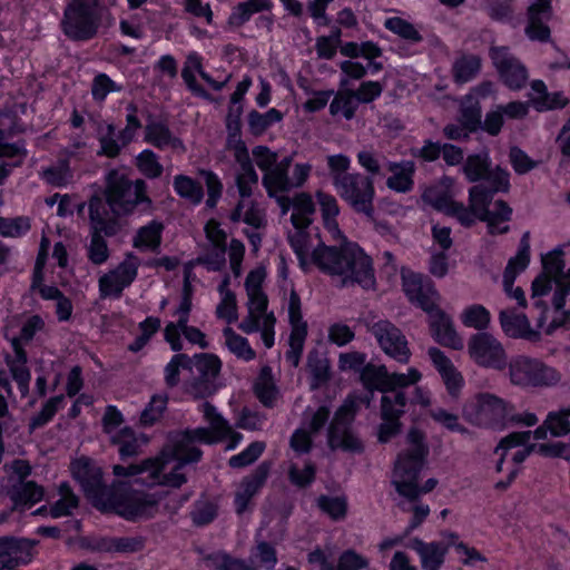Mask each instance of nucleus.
Returning a JSON list of instances; mask_svg holds the SVG:
<instances>
[{"mask_svg": "<svg viewBox=\"0 0 570 570\" xmlns=\"http://www.w3.org/2000/svg\"><path fill=\"white\" fill-rule=\"evenodd\" d=\"M200 411L209 428H198L176 435L157 458L128 466L114 465L117 481L112 489L102 485L101 469L88 458H78L71 462L73 478L92 504L102 512H114L132 521L154 517L158 511L159 499L154 493L132 490V487L178 488L186 481L181 471L184 466L199 460L202 455L198 444L226 442V450H234L242 441V435L233 430L213 405L204 403Z\"/></svg>", "mask_w": 570, "mask_h": 570, "instance_id": "1", "label": "nucleus"}, {"mask_svg": "<svg viewBox=\"0 0 570 570\" xmlns=\"http://www.w3.org/2000/svg\"><path fill=\"white\" fill-rule=\"evenodd\" d=\"M282 215L292 208L291 222L294 230L288 233V242L302 269L317 266L324 273L335 277L342 285L358 284L363 288H373L375 277L371 258L355 243H345L337 250L326 246L318 234L307 228L312 223L315 205L311 195L297 194L293 199L275 196Z\"/></svg>", "mask_w": 570, "mask_h": 570, "instance_id": "2", "label": "nucleus"}, {"mask_svg": "<svg viewBox=\"0 0 570 570\" xmlns=\"http://www.w3.org/2000/svg\"><path fill=\"white\" fill-rule=\"evenodd\" d=\"M541 262L542 272L531 286V298L537 309L532 320L513 308L499 313L502 332L510 338L538 343L561 326L570 325V314L562 309L570 294V267L564 269L563 250L556 248L544 254Z\"/></svg>", "mask_w": 570, "mask_h": 570, "instance_id": "3", "label": "nucleus"}, {"mask_svg": "<svg viewBox=\"0 0 570 570\" xmlns=\"http://www.w3.org/2000/svg\"><path fill=\"white\" fill-rule=\"evenodd\" d=\"M145 191L146 185L142 180L130 183L121 171L109 173L106 197L112 215H109L106 210L101 213L104 204L99 198L91 199L89 205L94 228L89 245V258L94 264H102L108 258L107 244L100 234H116L119 229L116 217L131 213L138 204L147 203L149 205L150 200Z\"/></svg>", "mask_w": 570, "mask_h": 570, "instance_id": "4", "label": "nucleus"}, {"mask_svg": "<svg viewBox=\"0 0 570 570\" xmlns=\"http://www.w3.org/2000/svg\"><path fill=\"white\" fill-rule=\"evenodd\" d=\"M227 148L239 165L236 184L242 197L236 209L232 213L230 219L234 223L243 222L258 229L264 225V214L249 199L253 188L257 186L258 176L253 167L245 142L240 137L238 124H236L235 129L228 136Z\"/></svg>", "mask_w": 570, "mask_h": 570, "instance_id": "5", "label": "nucleus"}, {"mask_svg": "<svg viewBox=\"0 0 570 570\" xmlns=\"http://www.w3.org/2000/svg\"><path fill=\"white\" fill-rule=\"evenodd\" d=\"M426 454L424 434L417 429H411L406 435V449L399 454L392 475V482L400 495L414 500L436 487L438 480L434 478L426 480L421 488L417 485L419 473Z\"/></svg>", "mask_w": 570, "mask_h": 570, "instance_id": "6", "label": "nucleus"}, {"mask_svg": "<svg viewBox=\"0 0 570 570\" xmlns=\"http://www.w3.org/2000/svg\"><path fill=\"white\" fill-rule=\"evenodd\" d=\"M266 269L262 266L252 269L245 279L247 295V316L239 323L238 328L250 334L261 332V338L266 348L275 342V316L267 312V296L263 289Z\"/></svg>", "mask_w": 570, "mask_h": 570, "instance_id": "7", "label": "nucleus"}, {"mask_svg": "<svg viewBox=\"0 0 570 570\" xmlns=\"http://www.w3.org/2000/svg\"><path fill=\"white\" fill-rule=\"evenodd\" d=\"M450 547H454L458 559L465 567L484 568L487 559L474 548H470L459 540V535L452 531H443L440 542H423L413 540L412 548L419 554L422 567L426 570H436L444 561Z\"/></svg>", "mask_w": 570, "mask_h": 570, "instance_id": "8", "label": "nucleus"}, {"mask_svg": "<svg viewBox=\"0 0 570 570\" xmlns=\"http://www.w3.org/2000/svg\"><path fill=\"white\" fill-rule=\"evenodd\" d=\"M465 212L470 214V223H460L463 226H472L476 220L487 223L490 234H504L509 230V222L512 217V208L503 200L491 202V195L481 186H474L469 190V206Z\"/></svg>", "mask_w": 570, "mask_h": 570, "instance_id": "9", "label": "nucleus"}, {"mask_svg": "<svg viewBox=\"0 0 570 570\" xmlns=\"http://www.w3.org/2000/svg\"><path fill=\"white\" fill-rule=\"evenodd\" d=\"M531 431L513 432L503 438L494 450L495 456V471L505 473L504 481H499L495 484L497 489H505L515 478L519 471V465L530 454L533 444Z\"/></svg>", "mask_w": 570, "mask_h": 570, "instance_id": "10", "label": "nucleus"}, {"mask_svg": "<svg viewBox=\"0 0 570 570\" xmlns=\"http://www.w3.org/2000/svg\"><path fill=\"white\" fill-rule=\"evenodd\" d=\"M508 376L512 385L543 387L557 384L561 375L542 360L529 355H517L508 363Z\"/></svg>", "mask_w": 570, "mask_h": 570, "instance_id": "11", "label": "nucleus"}, {"mask_svg": "<svg viewBox=\"0 0 570 570\" xmlns=\"http://www.w3.org/2000/svg\"><path fill=\"white\" fill-rule=\"evenodd\" d=\"M43 325L45 322L40 316L32 315L24 321L19 335L11 333L10 328L7 330V336L10 340L13 351V355L7 357V364L22 395L28 393L30 382V373L27 368V355L23 345L30 342L35 334L42 330Z\"/></svg>", "mask_w": 570, "mask_h": 570, "instance_id": "12", "label": "nucleus"}, {"mask_svg": "<svg viewBox=\"0 0 570 570\" xmlns=\"http://www.w3.org/2000/svg\"><path fill=\"white\" fill-rule=\"evenodd\" d=\"M99 10L100 0H70L62 21L65 33L76 40L94 37L99 27Z\"/></svg>", "mask_w": 570, "mask_h": 570, "instance_id": "13", "label": "nucleus"}, {"mask_svg": "<svg viewBox=\"0 0 570 570\" xmlns=\"http://www.w3.org/2000/svg\"><path fill=\"white\" fill-rule=\"evenodd\" d=\"M189 276L190 271L188 269L185 273L183 296L177 309L174 313V316H177V323H168L165 327V338L174 351L181 350V333L190 343L196 344L202 348H206L208 345L205 334L200 330L187 325L189 312L191 308L193 295Z\"/></svg>", "mask_w": 570, "mask_h": 570, "instance_id": "14", "label": "nucleus"}, {"mask_svg": "<svg viewBox=\"0 0 570 570\" xmlns=\"http://www.w3.org/2000/svg\"><path fill=\"white\" fill-rule=\"evenodd\" d=\"M494 94L491 82H484L473 88L460 104L459 125H448L444 128V135L449 139L466 138L471 132L479 129L481 108L480 100Z\"/></svg>", "mask_w": 570, "mask_h": 570, "instance_id": "15", "label": "nucleus"}, {"mask_svg": "<svg viewBox=\"0 0 570 570\" xmlns=\"http://www.w3.org/2000/svg\"><path fill=\"white\" fill-rule=\"evenodd\" d=\"M458 193L455 180L444 176L424 189L422 199L434 209L455 218L459 223H470L471 216L465 212L466 206L454 199Z\"/></svg>", "mask_w": 570, "mask_h": 570, "instance_id": "16", "label": "nucleus"}, {"mask_svg": "<svg viewBox=\"0 0 570 570\" xmlns=\"http://www.w3.org/2000/svg\"><path fill=\"white\" fill-rule=\"evenodd\" d=\"M50 248L49 239L43 235L40 242V248L36 262L32 289L38 292L41 298L46 301H55L56 315L59 322H67L70 320L73 311L70 298L65 296L56 286L46 285L45 279V267Z\"/></svg>", "mask_w": 570, "mask_h": 570, "instance_id": "17", "label": "nucleus"}, {"mask_svg": "<svg viewBox=\"0 0 570 570\" xmlns=\"http://www.w3.org/2000/svg\"><path fill=\"white\" fill-rule=\"evenodd\" d=\"M335 190L354 210L372 216L374 186L368 177L353 173L335 179Z\"/></svg>", "mask_w": 570, "mask_h": 570, "instance_id": "18", "label": "nucleus"}, {"mask_svg": "<svg viewBox=\"0 0 570 570\" xmlns=\"http://www.w3.org/2000/svg\"><path fill=\"white\" fill-rule=\"evenodd\" d=\"M568 102L569 100L563 92H548L547 86L543 81L534 80L531 83L529 102L512 101L499 107L508 118L521 119L528 115L530 104L538 111H547L556 108H563Z\"/></svg>", "mask_w": 570, "mask_h": 570, "instance_id": "19", "label": "nucleus"}, {"mask_svg": "<svg viewBox=\"0 0 570 570\" xmlns=\"http://www.w3.org/2000/svg\"><path fill=\"white\" fill-rule=\"evenodd\" d=\"M512 406L492 394H479L463 407L464 417L473 424H500L512 417Z\"/></svg>", "mask_w": 570, "mask_h": 570, "instance_id": "20", "label": "nucleus"}, {"mask_svg": "<svg viewBox=\"0 0 570 570\" xmlns=\"http://www.w3.org/2000/svg\"><path fill=\"white\" fill-rule=\"evenodd\" d=\"M356 412V399L347 397L335 412L328 429V445L332 449H342L348 452H361L363 449L360 439L351 431L350 423Z\"/></svg>", "mask_w": 570, "mask_h": 570, "instance_id": "21", "label": "nucleus"}, {"mask_svg": "<svg viewBox=\"0 0 570 570\" xmlns=\"http://www.w3.org/2000/svg\"><path fill=\"white\" fill-rule=\"evenodd\" d=\"M468 355L473 363L481 367L502 370L507 365L508 357L503 344L487 332H479L470 336Z\"/></svg>", "mask_w": 570, "mask_h": 570, "instance_id": "22", "label": "nucleus"}, {"mask_svg": "<svg viewBox=\"0 0 570 570\" xmlns=\"http://www.w3.org/2000/svg\"><path fill=\"white\" fill-rule=\"evenodd\" d=\"M291 163V157L282 159L275 166L274 170L269 171L263 178V184L269 196H276L278 193H284L291 188L299 187L308 178L312 169L309 164H296L289 175L288 169Z\"/></svg>", "mask_w": 570, "mask_h": 570, "instance_id": "23", "label": "nucleus"}, {"mask_svg": "<svg viewBox=\"0 0 570 570\" xmlns=\"http://www.w3.org/2000/svg\"><path fill=\"white\" fill-rule=\"evenodd\" d=\"M403 292L409 301L424 312L433 309L440 302V294L429 279L411 269L402 268Z\"/></svg>", "mask_w": 570, "mask_h": 570, "instance_id": "24", "label": "nucleus"}, {"mask_svg": "<svg viewBox=\"0 0 570 570\" xmlns=\"http://www.w3.org/2000/svg\"><path fill=\"white\" fill-rule=\"evenodd\" d=\"M383 352L400 363H407L411 358V350L407 340L402 332L389 321H379L371 327Z\"/></svg>", "mask_w": 570, "mask_h": 570, "instance_id": "25", "label": "nucleus"}, {"mask_svg": "<svg viewBox=\"0 0 570 570\" xmlns=\"http://www.w3.org/2000/svg\"><path fill=\"white\" fill-rule=\"evenodd\" d=\"M286 304L288 321L292 327L289 350L286 353V360L293 366H297L307 335V324L303 320L301 299L292 287L289 288V296Z\"/></svg>", "mask_w": 570, "mask_h": 570, "instance_id": "26", "label": "nucleus"}, {"mask_svg": "<svg viewBox=\"0 0 570 570\" xmlns=\"http://www.w3.org/2000/svg\"><path fill=\"white\" fill-rule=\"evenodd\" d=\"M138 266V258L129 255L116 268L104 274L99 278L100 296L102 298L119 297L121 292L136 278Z\"/></svg>", "mask_w": 570, "mask_h": 570, "instance_id": "27", "label": "nucleus"}, {"mask_svg": "<svg viewBox=\"0 0 570 570\" xmlns=\"http://www.w3.org/2000/svg\"><path fill=\"white\" fill-rule=\"evenodd\" d=\"M191 363L200 381L189 384L187 392L195 399L213 394L216 391L213 381L222 370L220 358L214 354L203 353L195 355Z\"/></svg>", "mask_w": 570, "mask_h": 570, "instance_id": "28", "label": "nucleus"}, {"mask_svg": "<svg viewBox=\"0 0 570 570\" xmlns=\"http://www.w3.org/2000/svg\"><path fill=\"white\" fill-rule=\"evenodd\" d=\"M530 263V245L528 237H522L517 254L511 257L503 273L502 285L504 293L514 299L520 306L527 305L524 292L514 286L515 278L528 267Z\"/></svg>", "mask_w": 570, "mask_h": 570, "instance_id": "29", "label": "nucleus"}, {"mask_svg": "<svg viewBox=\"0 0 570 570\" xmlns=\"http://www.w3.org/2000/svg\"><path fill=\"white\" fill-rule=\"evenodd\" d=\"M425 313L429 316L431 336L436 343L454 351L463 348V337L456 331L452 318L439 307V304Z\"/></svg>", "mask_w": 570, "mask_h": 570, "instance_id": "30", "label": "nucleus"}, {"mask_svg": "<svg viewBox=\"0 0 570 570\" xmlns=\"http://www.w3.org/2000/svg\"><path fill=\"white\" fill-rule=\"evenodd\" d=\"M406 397L403 393H393L392 395H383L381 401L382 423L377 430V439L385 443L390 441L400 431L399 419L404 412Z\"/></svg>", "mask_w": 570, "mask_h": 570, "instance_id": "31", "label": "nucleus"}, {"mask_svg": "<svg viewBox=\"0 0 570 570\" xmlns=\"http://www.w3.org/2000/svg\"><path fill=\"white\" fill-rule=\"evenodd\" d=\"M330 415L327 405H320L317 409H308L305 412L303 425L297 429L291 439V446L297 453H305L309 450L314 435L323 428Z\"/></svg>", "mask_w": 570, "mask_h": 570, "instance_id": "32", "label": "nucleus"}, {"mask_svg": "<svg viewBox=\"0 0 570 570\" xmlns=\"http://www.w3.org/2000/svg\"><path fill=\"white\" fill-rule=\"evenodd\" d=\"M491 58L502 81L511 89H520L528 79L524 66L512 57L508 48L500 47L491 50Z\"/></svg>", "mask_w": 570, "mask_h": 570, "instance_id": "33", "label": "nucleus"}, {"mask_svg": "<svg viewBox=\"0 0 570 570\" xmlns=\"http://www.w3.org/2000/svg\"><path fill=\"white\" fill-rule=\"evenodd\" d=\"M428 356L440 375L449 395L458 397L465 384L462 373L458 370L452 360L435 346L428 350Z\"/></svg>", "mask_w": 570, "mask_h": 570, "instance_id": "34", "label": "nucleus"}, {"mask_svg": "<svg viewBox=\"0 0 570 570\" xmlns=\"http://www.w3.org/2000/svg\"><path fill=\"white\" fill-rule=\"evenodd\" d=\"M553 0H532L528 7V23L524 29L532 41L546 42L550 39L548 22L553 16Z\"/></svg>", "mask_w": 570, "mask_h": 570, "instance_id": "35", "label": "nucleus"}, {"mask_svg": "<svg viewBox=\"0 0 570 570\" xmlns=\"http://www.w3.org/2000/svg\"><path fill=\"white\" fill-rule=\"evenodd\" d=\"M140 122L136 117V109L129 106L127 109V126L119 132L117 139H115V128L111 125L107 126V132L100 137L101 154L114 157L120 148L130 142L136 136Z\"/></svg>", "mask_w": 570, "mask_h": 570, "instance_id": "36", "label": "nucleus"}, {"mask_svg": "<svg viewBox=\"0 0 570 570\" xmlns=\"http://www.w3.org/2000/svg\"><path fill=\"white\" fill-rule=\"evenodd\" d=\"M32 544L27 540L0 542V570H12L27 564L32 558Z\"/></svg>", "mask_w": 570, "mask_h": 570, "instance_id": "37", "label": "nucleus"}, {"mask_svg": "<svg viewBox=\"0 0 570 570\" xmlns=\"http://www.w3.org/2000/svg\"><path fill=\"white\" fill-rule=\"evenodd\" d=\"M316 198L320 205L324 228L331 235L332 239L342 240L341 247L337 249L340 250L343 247V245L347 242L343 236L338 227V223L336 220V217L340 213L337 200L335 199L334 196L325 194L323 191H318L316 194Z\"/></svg>", "mask_w": 570, "mask_h": 570, "instance_id": "38", "label": "nucleus"}, {"mask_svg": "<svg viewBox=\"0 0 570 570\" xmlns=\"http://www.w3.org/2000/svg\"><path fill=\"white\" fill-rule=\"evenodd\" d=\"M229 277L225 276L219 284L217 288L219 301L215 309L216 317L226 322L228 325L238 320L237 298L236 294L229 288Z\"/></svg>", "mask_w": 570, "mask_h": 570, "instance_id": "39", "label": "nucleus"}, {"mask_svg": "<svg viewBox=\"0 0 570 570\" xmlns=\"http://www.w3.org/2000/svg\"><path fill=\"white\" fill-rule=\"evenodd\" d=\"M9 495L14 509L27 510L42 500L45 490L35 482L28 481L13 485L9 491Z\"/></svg>", "mask_w": 570, "mask_h": 570, "instance_id": "40", "label": "nucleus"}, {"mask_svg": "<svg viewBox=\"0 0 570 570\" xmlns=\"http://www.w3.org/2000/svg\"><path fill=\"white\" fill-rule=\"evenodd\" d=\"M548 431L553 436L567 435L570 432V407L550 413L543 425L532 432L533 440L546 439Z\"/></svg>", "mask_w": 570, "mask_h": 570, "instance_id": "41", "label": "nucleus"}, {"mask_svg": "<svg viewBox=\"0 0 570 570\" xmlns=\"http://www.w3.org/2000/svg\"><path fill=\"white\" fill-rule=\"evenodd\" d=\"M389 171L391 176L386 180L390 189L396 193H406L413 187V174L415 166L412 161L390 163Z\"/></svg>", "mask_w": 570, "mask_h": 570, "instance_id": "42", "label": "nucleus"}, {"mask_svg": "<svg viewBox=\"0 0 570 570\" xmlns=\"http://www.w3.org/2000/svg\"><path fill=\"white\" fill-rule=\"evenodd\" d=\"M145 140L158 148H170L177 151L185 150L181 140L173 136L169 129L160 122H151L146 127Z\"/></svg>", "mask_w": 570, "mask_h": 570, "instance_id": "43", "label": "nucleus"}, {"mask_svg": "<svg viewBox=\"0 0 570 570\" xmlns=\"http://www.w3.org/2000/svg\"><path fill=\"white\" fill-rule=\"evenodd\" d=\"M223 344L238 360L249 362L256 357L248 340L236 333L230 326L223 330Z\"/></svg>", "mask_w": 570, "mask_h": 570, "instance_id": "44", "label": "nucleus"}, {"mask_svg": "<svg viewBox=\"0 0 570 570\" xmlns=\"http://www.w3.org/2000/svg\"><path fill=\"white\" fill-rule=\"evenodd\" d=\"M265 476L264 472H257L240 482L235 493V505L238 513L247 509L252 498L263 485Z\"/></svg>", "mask_w": 570, "mask_h": 570, "instance_id": "45", "label": "nucleus"}, {"mask_svg": "<svg viewBox=\"0 0 570 570\" xmlns=\"http://www.w3.org/2000/svg\"><path fill=\"white\" fill-rule=\"evenodd\" d=\"M111 442L118 446L120 458L126 459L138 455L147 444L148 439L144 434L135 433L131 429H126Z\"/></svg>", "mask_w": 570, "mask_h": 570, "instance_id": "46", "label": "nucleus"}, {"mask_svg": "<svg viewBox=\"0 0 570 570\" xmlns=\"http://www.w3.org/2000/svg\"><path fill=\"white\" fill-rule=\"evenodd\" d=\"M59 498L55 500V495L50 494L49 500H52L48 514L52 518H61L68 515L76 509L78 504L77 497L72 493L67 483H61L58 488Z\"/></svg>", "mask_w": 570, "mask_h": 570, "instance_id": "47", "label": "nucleus"}, {"mask_svg": "<svg viewBox=\"0 0 570 570\" xmlns=\"http://www.w3.org/2000/svg\"><path fill=\"white\" fill-rule=\"evenodd\" d=\"M459 317L465 327L476 331H485L491 324V313L481 304L465 306Z\"/></svg>", "mask_w": 570, "mask_h": 570, "instance_id": "48", "label": "nucleus"}, {"mask_svg": "<svg viewBox=\"0 0 570 570\" xmlns=\"http://www.w3.org/2000/svg\"><path fill=\"white\" fill-rule=\"evenodd\" d=\"M163 229V224L156 220L140 227L134 238V246L141 250H156L161 242Z\"/></svg>", "mask_w": 570, "mask_h": 570, "instance_id": "49", "label": "nucleus"}, {"mask_svg": "<svg viewBox=\"0 0 570 570\" xmlns=\"http://www.w3.org/2000/svg\"><path fill=\"white\" fill-rule=\"evenodd\" d=\"M360 377L367 390H379L387 394L389 372L385 366L366 364L363 366Z\"/></svg>", "mask_w": 570, "mask_h": 570, "instance_id": "50", "label": "nucleus"}, {"mask_svg": "<svg viewBox=\"0 0 570 570\" xmlns=\"http://www.w3.org/2000/svg\"><path fill=\"white\" fill-rule=\"evenodd\" d=\"M150 22V14L148 11L142 10L136 13L128 14L120 19V31L124 36L140 39Z\"/></svg>", "mask_w": 570, "mask_h": 570, "instance_id": "51", "label": "nucleus"}, {"mask_svg": "<svg viewBox=\"0 0 570 570\" xmlns=\"http://www.w3.org/2000/svg\"><path fill=\"white\" fill-rule=\"evenodd\" d=\"M282 119L283 114L275 108H271L264 114L253 110L247 116L249 130L255 136L263 135L271 126L282 121Z\"/></svg>", "mask_w": 570, "mask_h": 570, "instance_id": "52", "label": "nucleus"}, {"mask_svg": "<svg viewBox=\"0 0 570 570\" xmlns=\"http://www.w3.org/2000/svg\"><path fill=\"white\" fill-rule=\"evenodd\" d=\"M255 393L265 405L272 406L275 404L278 397V391L274 384L269 367L265 366L262 368L255 384Z\"/></svg>", "mask_w": 570, "mask_h": 570, "instance_id": "53", "label": "nucleus"}, {"mask_svg": "<svg viewBox=\"0 0 570 570\" xmlns=\"http://www.w3.org/2000/svg\"><path fill=\"white\" fill-rule=\"evenodd\" d=\"M272 6L271 0H247L234 8L230 21L235 24H243L248 21L254 13L271 10Z\"/></svg>", "mask_w": 570, "mask_h": 570, "instance_id": "54", "label": "nucleus"}, {"mask_svg": "<svg viewBox=\"0 0 570 570\" xmlns=\"http://www.w3.org/2000/svg\"><path fill=\"white\" fill-rule=\"evenodd\" d=\"M489 167L490 157L488 153H484L482 155H470L462 169L469 181H478L485 178Z\"/></svg>", "mask_w": 570, "mask_h": 570, "instance_id": "55", "label": "nucleus"}, {"mask_svg": "<svg viewBox=\"0 0 570 570\" xmlns=\"http://www.w3.org/2000/svg\"><path fill=\"white\" fill-rule=\"evenodd\" d=\"M422 372L416 367H409L405 373H389L386 395H392L393 393H403L402 391L397 390L415 385L422 380Z\"/></svg>", "mask_w": 570, "mask_h": 570, "instance_id": "56", "label": "nucleus"}, {"mask_svg": "<svg viewBox=\"0 0 570 570\" xmlns=\"http://www.w3.org/2000/svg\"><path fill=\"white\" fill-rule=\"evenodd\" d=\"M199 73V76L210 83L215 89H219L220 85L213 81L210 77L203 71L202 69V60L200 57L196 52H191L188 55L184 70L183 78L189 88L195 89V75Z\"/></svg>", "mask_w": 570, "mask_h": 570, "instance_id": "57", "label": "nucleus"}, {"mask_svg": "<svg viewBox=\"0 0 570 570\" xmlns=\"http://www.w3.org/2000/svg\"><path fill=\"white\" fill-rule=\"evenodd\" d=\"M174 189L180 196L193 204L200 203L203 198V188L191 178L179 175L174 179Z\"/></svg>", "mask_w": 570, "mask_h": 570, "instance_id": "58", "label": "nucleus"}, {"mask_svg": "<svg viewBox=\"0 0 570 570\" xmlns=\"http://www.w3.org/2000/svg\"><path fill=\"white\" fill-rule=\"evenodd\" d=\"M308 368L312 375L311 386L313 389L323 385L330 377V364L325 357L317 353H311L308 356Z\"/></svg>", "mask_w": 570, "mask_h": 570, "instance_id": "59", "label": "nucleus"}, {"mask_svg": "<svg viewBox=\"0 0 570 570\" xmlns=\"http://www.w3.org/2000/svg\"><path fill=\"white\" fill-rule=\"evenodd\" d=\"M122 424L124 416L121 412L114 405L107 406L102 417V428L110 441L119 436L120 433H122V430L129 429Z\"/></svg>", "mask_w": 570, "mask_h": 570, "instance_id": "60", "label": "nucleus"}, {"mask_svg": "<svg viewBox=\"0 0 570 570\" xmlns=\"http://www.w3.org/2000/svg\"><path fill=\"white\" fill-rule=\"evenodd\" d=\"M30 220L27 217L4 218L0 217V236L17 238L26 235L30 229Z\"/></svg>", "mask_w": 570, "mask_h": 570, "instance_id": "61", "label": "nucleus"}, {"mask_svg": "<svg viewBox=\"0 0 570 570\" xmlns=\"http://www.w3.org/2000/svg\"><path fill=\"white\" fill-rule=\"evenodd\" d=\"M357 107L356 97L348 91L338 92L334 100L330 106V110L332 115H342L346 119H350L354 116V112Z\"/></svg>", "mask_w": 570, "mask_h": 570, "instance_id": "62", "label": "nucleus"}, {"mask_svg": "<svg viewBox=\"0 0 570 570\" xmlns=\"http://www.w3.org/2000/svg\"><path fill=\"white\" fill-rule=\"evenodd\" d=\"M386 29L397 35L399 37L410 40L419 41L421 39L419 31L407 20L401 17L387 18L384 22Z\"/></svg>", "mask_w": 570, "mask_h": 570, "instance_id": "63", "label": "nucleus"}, {"mask_svg": "<svg viewBox=\"0 0 570 570\" xmlns=\"http://www.w3.org/2000/svg\"><path fill=\"white\" fill-rule=\"evenodd\" d=\"M166 394H155L151 396L149 403L141 413L140 421L142 424H153L158 421L167 406Z\"/></svg>", "mask_w": 570, "mask_h": 570, "instance_id": "64", "label": "nucleus"}]
</instances>
